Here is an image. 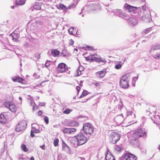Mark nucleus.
Masks as SVG:
<instances>
[{"mask_svg": "<svg viewBox=\"0 0 160 160\" xmlns=\"http://www.w3.org/2000/svg\"><path fill=\"white\" fill-rule=\"evenodd\" d=\"M71 42L70 43V44L71 45H73V44H74V41L73 40H72V39H71Z\"/></svg>", "mask_w": 160, "mask_h": 160, "instance_id": "59", "label": "nucleus"}, {"mask_svg": "<svg viewBox=\"0 0 160 160\" xmlns=\"http://www.w3.org/2000/svg\"><path fill=\"white\" fill-rule=\"evenodd\" d=\"M83 69V67L82 66H80L78 68V70L80 72H81V71H82ZM81 74V72H80V73L79 74V72H78V75L79 76Z\"/></svg>", "mask_w": 160, "mask_h": 160, "instance_id": "34", "label": "nucleus"}, {"mask_svg": "<svg viewBox=\"0 0 160 160\" xmlns=\"http://www.w3.org/2000/svg\"><path fill=\"white\" fill-rule=\"evenodd\" d=\"M32 132L35 133H38L39 132V130L38 129H36V128L32 127Z\"/></svg>", "mask_w": 160, "mask_h": 160, "instance_id": "36", "label": "nucleus"}, {"mask_svg": "<svg viewBox=\"0 0 160 160\" xmlns=\"http://www.w3.org/2000/svg\"><path fill=\"white\" fill-rule=\"evenodd\" d=\"M62 147L63 148H65L66 147H67V148H68V146L67 145V144L65 143H63V144L62 145Z\"/></svg>", "mask_w": 160, "mask_h": 160, "instance_id": "53", "label": "nucleus"}, {"mask_svg": "<svg viewBox=\"0 0 160 160\" xmlns=\"http://www.w3.org/2000/svg\"><path fill=\"white\" fill-rule=\"evenodd\" d=\"M22 149L25 152H28V149L27 148L26 145L25 144H22L21 146Z\"/></svg>", "mask_w": 160, "mask_h": 160, "instance_id": "30", "label": "nucleus"}, {"mask_svg": "<svg viewBox=\"0 0 160 160\" xmlns=\"http://www.w3.org/2000/svg\"><path fill=\"white\" fill-rule=\"evenodd\" d=\"M109 150H108L107 152V153L105 156L106 160H115L114 157L111 155V153L110 152V154L108 153Z\"/></svg>", "mask_w": 160, "mask_h": 160, "instance_id": "21", "label": "nucleus"}, {"mask_svg": "<svg viewBox=\"0 0 160 160\" xmlns=\"http://www.w3.org/2000/svg\"><path fill=\"white\" fill-rule=\"evenodd\" d=\"M133 112L132 111H128L127 112V115H131L132 114Z\"/></svg>", "mask_w": 160, "mask_h": 160, "instance_id": "51", "label": "nucleus"}, {"mask_svg": "<svg viewBox=\"0 0 160 160\" xmlns=\"http://www.w3.org/2000/svg\"><path fill=\"white\" fill-rule=\"evenodd\" d=\"M78 141V145H81L85 143L89 138H87L81 132L77 135L75 136Z\"/></svg>", "mask_w": 160, "mask_h": 160, "instance_id": "1", "label": "nucleus"}, {"mask_svg": "<svg viewBox=\"0 0 160 160\" xmlns=\"http://www.w3.org/2000/svg\"><path fill=\"white\" fill-rule=\"evenodd\" d=\"M4 105L6 108L9 109L12 112H16L17 108L12 102L6 101L4 102Z\"/></svg>", "mask_w": 160, "mask_h": 160, "instance_id": "5", "label": "nucleus"}, {"mask_svg": "<svg viewBox=\"0 0 160 160\" xmlns=\"http://www.w3.org/2000/svg\"><path fill=\"white\" fill-rule=\"evenodd\" d=\"M72 111V109H71L68 108H67L63 111V113L68 114Z\"/></svg>", "mask_w": 160, "mask_h": 160, "instance_id": "31", "label": "nucleus"}, {"mask_svg": "<svg viewBox=\"0 0 160 160\" xmlns=\"http://www.w3.org/2000/svg\"><path fill=\"white\" fill-rule=\"evenodd\" d=\"M65 125L67 126H78L79 125V123L75 121H70L68 122H65Z\"/></svg>", "mask_w": 160, "mask_h": 160, "instance_id": "14", "label": "nucleus"}, {"mask_svg": "<svg viewBox=\"0 0 160 160\" xmlns=\"http://www.w3.org/2000/svg\"><path fill=\"white\" fill-rule=\"evenodd\" d=\"M61 131L65 134H72L76 131V129L64 128L63 129H62Z\"/></svg>", "mask_w": 160, "mask_h": 160, "instance_id": "11", "label": "nucleus"}, {"mask_svg": "<svg viewBox=\"0 0 160 160\" xmlns=\"http://www.w3.org/2000/svg\"><path fill=\"white\" fill-rule=\"evenodd\" d=\"M138 76L137 77H133L132 79V83H135L136 81L138 79Z\"/></svg>", "mask_w": 160, "mask_h": 160, "instance_id": "40", "label": "nucleus"}, {"mask_svg": "<svg viewBox=\"0 0 160 160\" xmlns=\"http://www.w3.org/2000/svg\"><path fill=\"white\" fill-rule=\"evenodd\" d=\"M30 160H34V158L33 157H32L30 158Z\"/></svg>", "mask_w": 160, "mask_h": 160, "instance_id": "63", "label": "nucleus"}, {"mask_svg": "<svg viewBox=\"0 0 160 160\" xmlns=\"http://www.w3.org/2000/svg\"><path fill=\"white\" fill-rule=\"evenodd\" d=\"M61 56H62V57H65L67 56V55H66V54H65L64 53V52L61 53Z\"/></svg>", "mask_w": 160, "mask_h": 160, "instance_id": "55", "label": "nucleus"}, {"mask_svg": "<svg viewBox=\"0 0 160 160\" xmlns=\"http://www.w3.org/2000/svg\"><path fill=\"white\" fill-rule=\"evenodd\" d=\"M128 82H129L124 81L123 82H120V86L121 87L123 88H127L129 86Z\"/></svg>", "mask_w": 160, "mask_h": 160, "instance_id": "18", "label": "nucleus"}, {"mask_svg": "<svg viewBox=\"0 0 160 160\" xmlns=\"http://www.w3.org/2000/svg\"><path fill=\"white\" fill-rule=\"evenodd\" d=\"M93 97V96H92L91 97H89V98H87L86 99V101H82V102H87V101H88V100H89L91 98H92Z\"/></svg>", "mask_w": 160, "mask_h": 160, "instance_id": "56", "label": "nucleus"}, {"mask_svg": "<svg viewBox=\"0 0 160 160\" xmlns=\"http://www.w3.org/2000/svg\"><path fill=\"white\" fill-rule=\"evenodd\" d=\"M44 121L47 124H48L49 122L48 118L47 116H45L44 117Z\"/></svg>", "mask_w": 160, "mask_h": 160, "instance_id": "41", "label": "nucleus"}, {"mask_svg": "<svg viewBox=\"0 0 160 160\" xmlns=\"http://www.w3.org/2000/svg\"><path fill=\"white\" fill-rule=\"evenodd\" d=\"M68 67L63 63H59L57 67V71L58 72L63 73L66 71Z\"/></svg>", "mask_w": 160, "mask_h": 160, "instance_id": "9", "label": "nucleus"}, {"mask_svg": "<svg viewBox=\"0 0 160 160\" xmlns=\"http://www.w3.org/2000/svg\"><path fill=\"white\" fill-rule=\"evenodd\" d=\"M12 80L14 82L22 83L24 79L19 76L13 77L12 78Z\"/></svg>", "mask_w": 160, "mask_h": 160, "instance_id": "19", "label": "nucleus"}, {"mask_svg": "<svg viewBox=\"0 0 160 160\" xmlns=\"http://www.w3.org/2000/svg\"><path fill=\"white\" fill-rule=\"evenodd\" d=\"M124 160H137V158L131 153H126L123 156Z\"/></svg>", "mask_w": 160, "mask_h": 160, "instance_id": "10", "label": "nucleus"}, {"mask_svg": "<svg viewBox=\"0 0 160 160\" xmlns=\"http://www.w3.org/2000/svg\"><path fill=\"white\" fill-rule=\"evenodd\" d=\"M82 94L83 95V96H85L88 95V91L86 90H84Z\"/></svg>", "mask_w": 160, "mask_h": 160, "instance_id": "42", "label": "nucleus"}, {"mask_svg": "<svg viewBox=\"0 0 160 160\" xmlns=\"http://www.w3.org/2000/svg\"><path fill=\"white\" fill-rule=\"evenodd\" d=\"M6 112L0 114V122L2 123H5L6 122V119L5 117Z\"/></svg>", "mask_w": 160, "mask_h": 160, "instance_id": "20", "label": "nucleus"}, {"mask_svg": "<svg viewBox=\"0 0 160 160\" xmlns=\"http://www.w3.org/2000/svg\"><path fill=\"white\" fill-rule=\"evenodd\" d=\"M151 30V28H149L144 30V32L147 33L149 32Z\"/></svg>", "mask_w": 160, "mask_h": 160, "instance_id": "43", "label": "nucleus"}, {"mask_svg": "<svg viewBox=\"0 0 160 160\" xmlns=\"http://www.w3.org/2000/svg\"><path fill=\"white\" fill-rule=\"evenodd\" d=\"M73 6V4H71V5H70L67 8V9L68 10L69 9H71Z\"/></svg>", "mask_w": 160, "mask_h": 160, "instance_id": "54", "label": "nucleus"}, {"mask_svg": "<svg viewBox=\"0 0 160 160\" xmlns=\"http://www.w3.org/2000/svg\"><path fill=\"white\" fill-rule=\"evenodd\" d=\"M59 139L58 138L55 139L54 141L53 144L55 147H57L58 144Z\"/></svg>", "mask_w": 160, "mask_h": 160, "instance_id": "33", "label": "nucleus"}, {"mask_svg": "<svg viewBox=\"0 0 160 160\" xmlns=\"http://www.w3.org/2000/svg\"><path fill=\"white\" fill-rule=\"evenodd\" d=\"M81 160H85V159L84 158L81 157L80 158Z\"/></svg>", "mask_w": 160, "mask_h": 160, "instance_id": "62", "label": "nucleus"}, {"mask_svg": "<svg viewBox=\"0 0 160 160\" xmlns=\"http://www.w3.org/2000/svg\"><path fill=\"white\" fill-rule=\"evenodd\" d=\"M93 84L96 87H99L101 85L100 83L98 82L94 83Z\"/></svg>", "mask_w": 160, "mask_h": 160, "instance_id": "47", "label": "nucleus"}, {"mask_svg": "<svg viewBox=\"0 0 160 160\" xmlns=\"http://www.w3.org/2000/svg\"><path fill=\"white\" fill-rule=\"evenodd\" d=\"M106 72V69H104L102 70L96 72V74L98 77L102 78L104 76Z\"/></svg>", "mask_w": 160, "mask_h": 160, "instance_id": "16", "label": "nucleus"}, {"mask_svg": "<svg viewBox=\"0 0 160 160\" xmlns=\"http://www.w3.org/2000/svg\"><path fill=\"white\" fill-rule=\"evenodd\" d=\"M127 81V82H129V81L127 80V79H125V78H123L122 77L121 79H120V82H123V81Z\"/></svg>", "mask_w": 160, "mask_h": 160, "instance_id": "46", "label": "nucleus"}, {"mask_svg": "<svg viewBox=\"0 0 160 160\" xmlns=\"http://www.w3.org/2000/svg\"><path fill=\"white\" fill-rule=\"evenodd\" d=\"M124 8L125 10H128L130 12H133L137 9V7L132 6L127 3L125 4Z\"/></svg>", "mask_w": 160, "mask_h": 160, "instance_id": "12", "label": "nucleus"}, {"mask_svg": "<svg viewBox=\"0 0 160 160\" xmlns=\"http://www.w3.org/2000/svg\"><path fill=\"white\" fill-rule=\"evenodd\" d=\"M140 18H141V19L146 22H150L151 20L150 15L149 13L144 14Z\"/></svg>", "mask_w": 160, "mask_h": 160, "instance_id": "13", "label": "nucleus"}, {"mask_svg": "<svg viewBox=\"0 0 160 160\" xmlns=\"http://www.w3.org/2000/svg\"><path fill=\"white\" fill-rule=\"evenodd\" d=\"M153 57L156 59L160 58V55L159 53L157 54L154 55Z\"/></svg>", "mask_w": 160, "mask_h": 160, "instance_id": "39", "label": "nucleus"}, {"mask_svg": "<svg viewBox=\"0 0 160 160\" xmlns=\"http://www.w3.org/2000/svg\"><path fill=\"white\" fill-rule=\"evenodd\" d=\"M87 48L89 50H92V51H93L94 50V48L93 47L88 46Z\"/></svg>", "mask_w": 160, "mask_h": 160, "instance_id": "45", "label": "nucleus"}, {"mask_svg": "<svg viewBox=\"0 0 160 160\" xmlns=\"http://www.w3.org/2000/svg\"><path fill=\"white\" fill-rule=\"evenodd\" d=\"M39 105L41 106H44L45 105V103L44 102L40 103Z\"/></svg>", "mask_w": 160, "mask_h": 160, "instance_id": "60", "label": "nucleus"}, {"mask_svg": "<svg viewBox=\"0 0 160 160\" xmlns=\"http://www.w3.org/2000/svg\"><path fill=\"white\" fill-rule=\"evenodd\" d=\"M90 60V59L88 57H87L86 58V60L87 61H88V60Z\"/></svg>", "mask_w": 160, "mask_h": 160, "instance_id": "64", "label": "nucleus"}, {"mask_svg": "<svg viewBox=\"0 0 160 160\" xmlns=\"http://www.w3.org/2000/svg\"><path fill=\"white\" fill-rule=\"evenodd\" d=\"M40 147L43 150H45V145H43L42 146H40Z\"/></svg>", "mask_w": 160, "mask_h": 160, "instance_id": "57", "label": "nucleus"}, {"mask_svg": "<svg viewBox=\"0 0 160 160\" xmlns=\"http://www.w3.org/2000/svg\"><path fill=\"white\" fill-rule=\"evenodd\" d=\"M83 95L82 94L80 96V97H79V98H82V97H84V96H83Z\"/></svg>", "mask_w": 160, "mask_h": 160, "instance_id": "61", "label": "nucleus"}, {"mask_svg": "<svg viewBox=\"0 0 160 160\" xmlns=\"http://www.w3.org/2000/svg\"><path fill=\"white\" fill-rule=\"evenodd\" d=\"M94 54H92L91 55V61H96L97 62H100V59L98 58H96V57H94Z\"/></svg>", "mask_w": 160, "mask_h": 160, "instance_id": "26", "label": "nucleus"}, {"mask_svg": "<svg viewBox=\"0 0 160 160\" xmlns=\"http://www.w3.org/2000/svg\"><path fill=\"white\" fill-rule=\"evenodd\" d=\"M58 8L59 9L64 10L66 8V6L63 4H60L59 6H58Z\"/></svg>", "mask_w": 160, "mask_h": 160, "instance_id": "32", "label": "nucleus"}, {"mask_svg": "<svg viewBox=\"0 0 160 160\" xmlns=\"http://www.w3.org/2000/svg\"><path fill=\"white\" fill-rule=\"evenodd\" d=\"M147 7L146 5L144 4V5L142 6V9L143 10L145 11L147 9Z\"/></svg>", "mask_w": 160, "mask_h": 160, "instance_id": "49", "label": "nucleus"}, {"mask_svg": "<svg viewBox=\"0 0 160 160\" xmlns=\"http://www.w3.org/2000/svg\"><path fill=\"white\" fill-rule=\"evenodd\" d=\"M114 12L116 15L125 19H127L129 18V16L126 13L122 12L121 10L116 9L114 10Z\"/></svg>", "mask_w": 160, "mask_h": 160, "instance_id": "8", "label": "nucleus"}, {"mask_svg": "<svg viewBox=\"0 0 160 160\" xmlns=\"http://www.w3.org/2000/svg\"><path fill=\"white\" fill-rule=\"evenodd\" d=\"M27 123L25 120L20 122L16 126L15 129L17 132H20L24 130L26 127Z\"/></svg>", "mask_w": 160, "mask_h": 160, "instance_id": "4", "label": "nucleus"}, {"mask_svg": "<svg viewBox=\"0 0 160 160\" xmlns=\"http://www.w3.org/2000/svg\"><path fill=\"white\" fill-rule=\"evenodd\" d=\"M122 77L127 79V80L129 81L130 79V74L129 73H127L123 75Z\"/></svg>", "mask_w": 160, "mask_h": 160, "instance_id": "29", "label": "nucleus"}, {"mask_svg": "<svg viewBox=\"0 0 160 160\" xmlns=\"http://www.w3.org/2000/svg\"><path fill=\"white\" fill-rule=\"evenodd\" d=\"M10 35L12 37V39L14 42H18L19 38V35L18 34L12 32Z\"/></svg>", "mask_w": 160, "mask_h": 160, "instance_id": "17", "label": "nucleus"}, {"mask_svg": "<svg viewBox=\"0 0 160 160\" xmlns=\"http://www.w3.org/2000/svg\"><path fill=\"white\" fill-rule=\"evenodd\" d=\"M51 62L50 61H47L45 64V65L46 67L47 68L51 64Z\"/></svg>", "mask_w": 160, "mask_h": 160, "instance_id": "37", "label": "nucleus"}, {"mask_svg": "<svg viewBox=\"0 0 160 160\" xmlns=\"http://www.w3.org/2000/svg\"><path fill=\"white\" fill-rule=\"evenodd\" d=\"M122 64H118L116 65L115 68L116 69H119L121 68L122 67Z\"/></svg>", "mask_w": 160, "mask_h": 160, "instance_id": "38", "label": "nucleus"}, {"mask_svg": "<svg viewBox=\"0 0 160 160\" xmlns=\"http://www.w3.org/2000/svg\"><path fill=\"white\" fill-rule=\"evenodd\" d=\"M82 130L86 135H91L93 132L94 128L91 123H87L83 124Z\"/></svg>", "mask_w": 160, "mask_h": 160, "instance_id": "2", "label": "nucleus"}, {"mask_svg": "<svg viewBox=\"0 0 160 160\" xmlns=\"http://www.w3.org/2000/svg\"><path fill=\"white\" fill-rule=\"evenodd\" d=\"M30 105L32 106V110H35L37 108V106L34 101L31 100L30 102Z\"/></svg>", "mask_w": 160, "mask_h": 160, "instance_id": "27", "label": "nucleus"}, {"mask_svg": "<svg viewBox=\"0 0 160 160\" xmlns=\"http://www.w3.org/2000/svg\"><path fill=\"white\" fill-rule=\"evenodd\" d=\"M60 53V52L56 49H53L51 51V55L54 57L57 56Z\"/></svg>", "mask_w": 160, "mask_h": 160, "instance_id": "22", "label": "nucleus"}, {"mask_svg": "<svg viewBox=\"0 0 160 160\" xmlns=\"http://www.w3.org/2000/svg\"><path fill=\"white\" fill-rule=\"evenodd\" d=\"M120 138V136L118 134L112 132L110 134L109 139L112 143L115 144L119 140Z\"/></svg>", "mask_w": 160, "mask_h": 160, "instance_id": "6", "label": "nucleus"}, {"mask_svg": "<svg viewBox=\"0 0 160 160\" xmlns=\"http://www.w3.org/2000/svg\"><path fill=\"white\" fill-rule=\"evenodd\" d=\"M76 90L77 91V92H78V94H78V93H79V92L80 90V87H79L78 86H77L76 87Z\"/></svg>", "mask_w": 160, "mask_h": 160, "instance_id": "50", "label": "nucleus"}, {"mask_svg": "<svg viewBox=\"0 0 160 160\" xmlns=\"http://www.w3.org/2000/svg\"><path fill=\"white\" fill-rule=\"evenodd\" d=\"M115 149L118 152H120L123 149V148L121 145L119 146L116 145L115 147Z\"/></svg>", "mask_w": 160, "mask_h": 160, "instance_id": "25", "label": "nucleus"}, {"mask_svg": "<svg viewBox=\"0 0 160 160\" xmlns=\"http://www.w3.org/2000/svg\"><path fill=\"white\" fill-rule=\"evenodd\" d=\"M147 135L145 131L143 129L141 128L136 129L133 134V137L134 140L136 141L139 138L142 137H146Z\"/></svg>", "mask_w": 160, "mask_h": 160, "instance_id": "3", "label": "nucleus"}, {"mask_svg": "<svg viewBox=\"0 0 160 160\" xmlns=\"http://www.w3.org/2000/svg\"><path fill=\"white\" fill-rule=\"evenodd\" d=\"M30 136L32 137H33L35 136V135L34 134L33 132H32V130L31 131Z\"/></svg>", "mask_w": 160, "mask_h": 160, "instance_id": "52", "label": "nucleus"}, {"mask_svg": "<svg viewBox=\"0 0 160 160\" xmlns=\"http://www.w3.org/2000/svg\"><path fill=\"white\" fill-rule=\"evenodd\" d=\"M123 117L121 115H118L115 118V120L118 123H121L123 121Z\"/></svg>", "mask_w": 160, "mask_h": 160, "instance_id": "24", "label": "nucleus"}, {"mask_svg": "<svg viewBox=\"0 0 160 160\" xmlns=\"http://www.w3.org/2000/svg\"><path fill=\"white\" fill-rule=\"evenodd\" d=\"M122 104V105H118V109L119 110H121L123 108Z\"/></svg>", "mask_w": 160, "mask_h": 160, "instance_id": "48", "label": "nucleus"}, {"mask_svg": "<svg viewBox=\"0 0 160 160\" xmlns=\"http://www.w3.org/2000/svg\"><path fill=\"white\" fill-rule=\"evenodd\" d=\"M160 49V45H156L153 46L151 48V50H156Z\"/></svg>", "mask_w": 160, "mask_h": 160, "instance_id": "28", "label": "nucleus"}, {"mask_svg": "<svg viewBox=\"0 0 160 160\" xmlns=\"http://www.w3.org/2000/svg\"><path fill=\"white\" fill-rule=\"evenodd\" d=\"M74 30V28H71L69 29L68 31L69 33L71 35H73V32Z\"/></svg>", "mask_w": 160, "mask_h": 160, "instance_id": "35", "label": "nucleus"}, {"mask_svg": "<svg viewBox=\"0 0 160 160\" xmlns=\"http://www.w3.org/2000/svg\"><path fill=\"white\" fill-rule=\"evenodd\" d=\"M97 9V6L94 4H90L89 5H86L85 7H83L81 10V12L80 13L81 15L82 13V11L84 9H86L88 12H90L91 10H95Z\"/></svg>", "mask_w": 160, "mask_h": 160, "instance_id": "7", "label": "nucleus"}, {"mask_svg": "<svg viewBox=\"0 0 160 160\" xmlns=\"http://www.w3.org/2000/svg\"><path fill=\"white\" fill-rule=\"evenodd\" d=\"M126 20H128V24L132 26H134L137 22L136 20L132 17H129L128 19Z\"/></svg>", "mask_w": 160, "mask_h": 160, "instance_id": "15", "label": "nucleus"}, {"mask_svg": "<svg viewBox=\"0 0 160 160\" xmlns=\"http://www.w3.org/2000/svg\"><path fill=\"white\" fill-rule=\"evenodd\" d=\"M26 0H16V3L17 6H20L25 4Z\"/></svg>", "mask_w": 160, "mask_h": 160, "instance_id": "23", "label": "nucleus"}, {"mask_svg": "<svg viewBox=\"0 0 160 160\" xmlns=\"http://www.w3.org/2000/svg\"><path fill=\"white\" fill-rule=\"evenodd\" d=\"M35 57L37 59H39L40 58V54H36L34 55Z\"/></svg>", "mask_w": 160, "mask_h": 160, "instance_id": "44", "label": "nucleus"}, {"mask_svg": "<svg viewBox=\"0 0 160 160\" xmlns=\"http://www.w3.org/2000/svg\"><path fill=\"white\" fill-rule=\"evenodd\" d=\"M38 115L41 116L42 114V112L41 110L39 111L38 112Z\"/></svg>", "mask_w": 160, "mask_h": 160, "instance_id": "58", "label": "nucleus"}]
</instances>
